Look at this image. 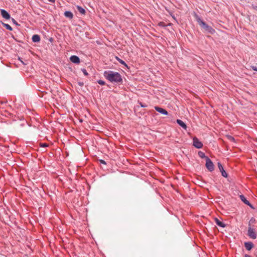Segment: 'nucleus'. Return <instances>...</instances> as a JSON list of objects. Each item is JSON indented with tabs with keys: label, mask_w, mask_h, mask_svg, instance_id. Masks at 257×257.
I'll use <instances>...</instances> for the list:
<instances>
[{
	"label": "nucleus",
	"mask_w": 257,
	"mask_h": 257,
	"mask_svg": "<svg viewBox=\"0 0 257 257\" xmlns=\"http://www.w3.org/2000/svg\"><path fill=\"white\" fill-rule=\"evenodd\" d=\"M103 75L104 77L110 82L121 83L122 82V76L118 72L107 70L104 72Z\"/></svg>",
	"instance_id": "f257e3e1"
},
{
	"label": "nucleus",
	"mask_w": 257,
	"mask_h": 257,
	"mask_svg": "<svg viewBox=\"0 0 257 257\" xmlns=\"http://www.w3.org/2000/svg\"><path fill=\"white\" fill-rule=\"evenodd\" d=\"M197 21L199 24V25H201V26L208 32L210 33V34H213L214 33V30L211 27L208 26L204 22L202 21L201 19L198 16H197Z\"/></svg>",
	"instance_id": "f03ea898"
},
{
	"label": "nucleus",
	"mask_w": 257,
	"mask_h": 257,
	"mask_svg": "<svg viewBox=\"0 0 257 257\" xmlns=\"http://www.w3.org/2000/svg\"><path fill=\"white\" fill-rule=\"evenodd\" d=\"M205 166L210 172H212L214 169L213 163L208 157H206Z\"/></svg>",
	"instance_id": "7ed1b4c3"
},
{
	"label": "nucleus",
	"mask_w": 257,
	"mask_h": 257,
	"mask_svg": "<svg viewBox=\"0 0 257 257\" xmlns=\"http://www.w3.org/2000/svg\"><path fill=\"white\" fill-rule=\"evenodd\" d=\"M193 145L197 149H201L203 147V144L197 138L193 139Z\"/></svg>",
	"instance_id": "20e7f679"
},
{
	"label": "nucleus",
	"mask_w": 257,
	"mask_h": 257,
	"mask_svg": "<svg viewBox=\"0 0 257 257\" xmlns=\"http://www.w3.org/2000/svg\"><path fill=\"white\" fill-rule=\"evenodd\" d=\"M247 235L252 239H255L256 238V234L253 228L249 227L247 231Z\"/></svg>",
	"instance_id": "39448f33"
},
{
	"label": "nucleus",
	"mask_w": 257,
	"mask_h": 257,
	"mask_svg": "<svg viewBox=\"0 0 257 257\" xmlns=\"http://www.w3.org/2000/svg\"><path fill=\"white\" fill-rule=\"evenodd\" d=\"M217 166H218V167L221 173V175L225 178H227L228 176V174L225 172V171L224 170L223 167L222 165H221V164L220 162H218Z\"/></svg>",
	"instance_id": "423d86ee"
},
{
	"label": "nucleus",
	"mask_w": 257,
	"mask_h": 257,
	"mask_svg": "<svg viewBox=\"0 0 257 257\" xmlns=\"http://www.w3.org/2000/svg\"><path fill=\"white\" fill-rule=\"evenodd\" d=\"M239 198L240 200L246 205L249 206L251 208H253L252 205L250 203V202L246 199L243 195H239Z\"/></svg>",
	"instance_id": "0eeeda50"
},
{
	"label": "nucleus",
	"mask_w": 257,
	"mask_h": 257,
	"mask_svg": "<svg viewBox=\"0 0 257 257\" xmlns=\"http://www.w3.org/2000/svg\"><path fill=\"white\" fill-rule=\"evenodd\" d=\"M1 15L2 16V17L4 18H5L7 20H9L11 18L10 15L6 10H5L4 9H1Z\"/></svg>",
	"instance_id": "6e6552de"
},
{
	"label": "nucleus",
	"mask_w": 257,
	"mask_h": 257,
	"mask_svg": "<svg viewBox=\"0 0 257 257\" xmlns=\"http://www.w3.org/2000/svg\"><path fill=\"white\" fill-rule=\"evenodd\" d=\"M155 109L158 112L164 114V115H167L168 114L167 111L165 110V109L160 107L159 106H155Z\"/></svg>",
	"instance_id": "1a4fd4ad"
},
{
	"label": "nucleus",
	"mask_w": 257,
	"mask_h": 257,
	"mask_svg": "<svg viewBox=\"0 0 257 257\" xmlns=\"http://www.w3.org/2000/svg\"><path fill=\"white\" fill-rule=\"evenodd\" d=\"M70 59L72 62L75 64H79L80 62L79 58L76 55L71 56Z\"/></svg>",
	"instance_id": "9d476101"
},
{
	"label": "nucleus",
	"mask_w": 257,
	"mask_h": 257,
	"mask_svg": "<svg viewBox=\"0 0 257 257\" xmlns=\"http://www.w3.org/2000/svg\"><path fill=\"white\" fill-rule=\"evenodd\" d=\"M214 220H215V222L216 223V224L221 227H222V228H224L226 226V224L223 222L222 221H220L219 219L217 218H215L214 219Z\"/></svg>",
	"instance_id": "9b49d317"
},
{
	"label": "nucleus",
	"mask_w": 257,
	"mask_h": 257,
	"mask_svg": "<svg viewBox=\"0 0 257 257\" xmlns=\"http://www.w3.org/2000/svg\"><path fill=\"white\" fill-rule=\"evenodd\" d=\"M244 246L247 250H250L253 247V244L250 241L245 242L244 243Z\"/></svg>",
	"instance_id": "f8f14e48"
},
{
	"label": "nucleus",
	"mask_w": 257,
	"mask_h": 257,
	"mask_svg": "<svg viewBox=\"0 0 257 257\" xmlns=\"http://www.w3.org/2000/svg\"><path fill=\"white\" fill-rule=\"evenodd\" d=\"M32 40L33 42L38 43L40 41L41 38L39 35H34L32 36Z\"/></svg>",
	"instance_id": "ddd939ff"
},
{
	"label": "nucleus",
	"mask_w": 257,
	"mask_h": 257,
	"mask_svg": "<svg viewBox=\"0 0 257 257\" xmlns=\"http://www.w3.org/2000/svg\"><path fill=\"white\" fill-rule=\"evenodd\" d=\"M177 123L181 126L182 128H183L185 130H186L187 128V125L183 121H182L180 119H177L176 120Z\"/></svg>",
	"instance_id": "4468645a"
},
{
	"label": "nucleus",
	"mask_w": 257,
	"mask_h": 257,
	"mask_svg": "<svg viewBox=\"0 0 257 257\" xmlns=\"http://www.w3.org/2000/svg\"><path fill=\"white\" fill-rule=\"evenodd\" d=\"M64 16L70 19H72L73 18V14L71 11H66L64 13Z\"/></svg>",
	"instance_id": "2eb2a0df"
},
{
	"label": "nucleus",
	"mask_w": 257,
	"mask_h": 257,
	"mask_svg": "<svg viewBox=\"0 0 257 257\" xmlns=\"http://www.w3.org/2000/svg\"><path fill=\"white\" fill-rule=\"evenodd\" d=\"M76 8H77V10H78V11L80 14H83V15H84L85 14L86 11H85V9H83L82 7H81L79 6H77Z\"/></svg>",
	"instance_id": "dca6fc26"
},
{
	"label": "nucleus",
	"mask_w": 257,
	"mask_h": 257,
	"mask_svg": "<svg viewBox=\"0 0 257 257\" xmlns=\"http://www.w3.org/2000/svg\"><path fill=\"white\" fill-rule=\"evenodd\" d=\"M115 59L120 64H121L122 65H124L125 67H126L127 68L128 67L127 65L126 64V63L123 60H122L121 59H120L118 57L116 56L115 57Z\"/></svg>",
	"instance_id": "f3484780"
},
{
	"label": "nucleus",
	"mask_w": 257,
	"mask_h": 257,
	"mask_svg": "<svg viewBox=\"0 0 257 257\" xmlns=\"http://www.w3.org/2000/svg\"><path fill=\"white\" fill-rule=\"evenodd\" d=\"M2 24L7 29H8L10 31L13 30L12 27L10 25L8 24L4 23H3Z\"/></svg>",
	"instance_id": "a211bd4d"
},
{
	"label": "nucleus",
	"mask_w": 257,
	"mask_h": 257,
	"mask_svg": "<svg viewBox=\"0 0 257 257\" xmlns=\"http://www.w3.org/2000/svg\"><path fill=\"white\" fill-rule=\"evenodd\" d=\"M198 154V156L201 158H205V160H206V157H207L205 156L204 153H203L201 151H199Z\"/></svg>",
	"instance_id": "6ab92c4d"
},
{
	"label": "nucleus",
	"mask_w": 257,
	"mask_h": 257,
	"mask_svg": "<svg viewBox=\"0 0 257 257\" xmlns=\"http://www.w3.org/2000/svg\"><path fill=\"white\" fill-rule=\"evenodd\" d=\"M158 25L160 27H167V26H170V24H169L168 25H166L164 22H160L159 24H158Z\"/></svg>",
	"instance_id": "aec40b11"
},
{
	"label": "nucleus",
	"mask_w": 257,
	"mask_h": 257,
	"mask_svg": "<svg viewBox=\"0 0 257 257\" xmlns=\"http://www.w3.org/2000/svg\"><path fill=\"white\" fill-rule=\"evenodd\" d=\"M97 82H98V84H99L100 85H103L105 83V81H104L102 80H98L97 81Z\"/></svg>",
	"instance_id": "412c9836"
},
{
	"label": "nucleus",
	"mask_w": 257,
	"mask_h": 257,
	"mask_svg": "<svg viewBox=\"0 0 257 257\" xmlns=\"http://www.w3.org/2000/svg\"><path fill=\"white\" fill-rule=\"evenodd\" d=\"M81 71H82V72H83V73L84 74V75L85 76H88V72H87V71H86V70L85 69H82Z\"/></svg>",
	"instance_id": "4be33fe9"
},
{
	"label": "nucleus",
	"mask_w": 257,
	"mask_h": 257,
	"mask_svg": "<svg viewBox=\"0 0 257 257\" xmlns=\"http://www.w3.org/2000/svg\"><path fill=\"white\" fill-rule=\"evenodd\" d=\"M40 146L41 147L45 148V147H47L48 146V145L46 143H42V144H40Z\"/></svg>",
	"instance_id": "5701e85b"
},
{
	"label": "nucleus",
	"mask_w": 257,
	"mask_h": 257,
	"mask_svg": "<svg viewBox=\"0 0 257 257\" xmlns=\"http://www.w3.org/2000/svg\"><path fill=\"white\" fill-rule=\"evenodd\" d=\"M12 21H13V23L14 24H15L16 25H19L18 24V23H17V22L14 19L12 18Z\"/></svg>",
	"instance_id": "b1692460"
},
{
	"label": "nucleus",
	"mask_w": 257,
	"mask_h": 257,
	"mask_svg": "<svg viewBox=\"0 0 257 257\" xmlns=\"http://www.w3.org/2000/svg\"><path fill=\"white\" fill-rule=\"evenodd\" d=\"M140 105H141V106L142 107H147V105L146 104H143V103H142V102H140Z\"/></svg>",
	"instance_id": "393cba45"
},
{
	"label": "nucleus",
	"mask_w": 257,
	"mask_h": 257,
	"mask_svg": "<svg viewBox=\"0 0 257 257\" xmlns=\"http://www.w3.org/2000/svg\"><path fill=\"white\" fill-rule=\"evenodd\" d=\"M99 162H100V163L101 164H104V165H106V162H105V161H104V160H101H101H99Z\"/></svg>",
	"instance_id": "a878e982"
},
{
	"label": "nucleus",
	"mask_w": 257,
	"mask_h": 257,
	"mask_svg": "<svg viewBox=\"0 0 257 257\" xmlns=\"http://www.w3.org/2000/svg\"><path fill=\"white\" fill-rule=\"evenodd\" d=\"M251 68L253 70L257 71V67L252 66H251Z\"/></svg>",
	"instance_id": "bb28decb"
},
{
	"label": "nucleus",
	"mask_w": 257,
	"mask_h": 257,
	"mask_svg": "<svg viewBox=\"0 0 257 257\" xmlns=\"http://www.w3.org/2000/svg\"><path fill=\"white\" fill-rule=\"evenodd\" d=\"M78 84L80 86H82L84 85V83L82 82H78Z\"/></svg>",
	"instance_id": "cd10ccee"
},
{
	"label": "nucleus",
	"mask_w": 257,
	"mask_h": 257,
	"mask_svg": "<svg viewBox=\"0 0 257 257\" xmlns=\"http://www.w3.org/2000/svg\"><path fill=\"white\" fill-rule=\"evenodd\" d=\"M228 139L230 140V141H233L234 140V139L233 138V137H231V136H228Z\"/></svg>",
	"instance_id": "c85d7f7f"
},
{
	"label": "nucleus",
	"mask_w": 257,
	"mask_h": 257,
	"mask_svg": "<svg viewBox=\"0 0 257 257\" xmlns=\"http://www.w3.org/2000/svg\"><path fill=\"white\" fill-rule=\"evenodd\" d=\"M252 8H253V9L257 10V6H253Z\"/></svg>",
	"instance_id": "c756f323"
},
{
	"label": "nucleus",
	"mask_w": 257,
	"mask_h": 257,
	"mask_svg": "<svg viewBox=\"0 0 257 257\" xmlns=\"http://www.w3.org/2000/svg\"><path fill=\"white\" fill-rule=\"evenodd\" d=\"M49 2L51 3H54L55 2V0H48Z\"/></svg>",
	"instance_id": "7c9ffc66"
},
{
	"label": "nucleus",
	"mask_w": 257,
	"mask_h": 257,
	"mask_svg": "<svg viewBox=\"0 0 257 257\" xmlns=\"http://www.w3.org/2000/svg\"><path fill=\"white\" fill-rule=\"evenodd\" d=\"M244 257H250V255L246 254L244 255Z\"/></svg>",
	"instance_id": "2f4dec72"
}]
</instances>
